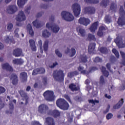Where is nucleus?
Wrapping results in <instances>:
<instances>
[{
	"label": "nucleus",
	"instance_id": "1",
	"mask_svg": "<svg viewBox=\"0 0 125 125\" xmlns=\"http://www.w3.org/2000/svg\"><path fill=\"white\" fill-rule=\"evenodd\" d=\"M52 76L54 81L60 82V83L64 81V78L65 77L64 71L61 69L54 70L53 72Z\"/></svg>",
	"mask_w": 125,
	"mask_h": 125
},
{
	"label": "nucleus",
	"instance_id": "2",
	"mask_svg": "<svg viewBox=\"0 0 125 125\" xmlns=\"http://www.w3.org/2000/svg\"><path fill=\"white\" fill-rule=\"evenodd\" d=\"M117 24L119 27L125 26V11L124 10L123 6H121L119 9V17L117 21Z\"/></svg>",
	"mask_w": 125,
	"mask_h": 125
},
{
	"label": "nucleus",
	"instance_id": "3",
	"mask_svg": "<svg viewBox=\"0 0 125 125\" xmlns=\"http://www.w3.org/2000/svg\"><path fill=\"white\" fill-rule=\"evenodd\" d=\"M50 21H51V22L47 23L46 27L49 29V30L51 29L53 33H58L59 30H60V27H59V26H57V25L53 23V22H54V16H51L50 17Z\"/></svg>",
	"mask_w": 125,
	"mask_h": 125
},
{
	"label": "nucleus",
	"instance_id": "4",
	"mask_svg": "<svg viewBox=\"0 0 125 125\" xmlns=\"http://www.w3.org/2000/svg\"><path fill=\"white\" fill-rule=\"evenodd\" d=\"M56 103L57 106L59 107L60 109H61V110H63V111H66L70 107L68 102L63 99H58Z\"/></svg>",
	"mask_w": 125,
	"mask_h": 125
},
{
	"label": "nucleus",
	"instance_id": "5",
	"mask_svg": "<svg viewBox=\"0 0 125 125\" xmlns=\"http://www.w3.org/2000/svg\"><path fill=\"white\" fill-rule=\"evenodd\" d=\"M43 95L46 101H54L55 99L54 92L51 90H46L45 91Z\"/></svg>",
	"mask_w": 125,
	"mask_h": 125
},
{
	"label": "nucleus",
	"instance_id": "6",
	"mask_svg": "<svg viewBox=\"0 0 125 125\" xmlns=\"http://www.w3.org/2000/svg\"><path fill=\"white\" fill-rule=\"evenodd\" d=\"M61 15L63 20H65V21L68 22H71V21H73L75 19L74 16L68 12L63 11L62 12Z\"/></svg>",
	"mask_w": 125,
	"mask_h": 125
},
{
	"label": "nucleus",
	"instance_id": "7",
	"mask_svg": "<svg viewBox=\"0 0 125 125\" xmlns=\"http://www.w3.org/2000/svg\"><path fill=\"white\" fill-rule=\"evenodd\" d=\"M72 9L75 17H78L81 14V5L78 3H75L72 5Z\"/></svg>",
	"mask_w": 125,
	"mask_h": 125
},
{
	"label": "nucleus",
	"instance_id": "8",
	"mask_svg": "<svg viewBox=\"0 0 125 125\" xmlns=\"http://www.w3.org/2000/svg\"><path fill=\"white\" fill-rule=\"evenodd\" d=\"M49 109L48 106L46 104H41L38 107V112L41 115H43V114H46Z\"/></svg>",
	"mask_w": 125,
	"mask_h": 125
},
{
	"label": "nucleus",
	"instance_id": "9",
	"mask_svg": "<svg viewBox=\"0 0 125 125\" xmlns=\"http://www.w3.org/2000/svg\"><path fill=\"white\" fill-rule=\"evenodd\" d=\"M78 23L84 26H87L90 24V20L84 17H81L78 20Z\"/></svg>",
	"mask_w": 125,
	"mask_h": 125
},
{
	"label": "nucleus",
	"instance_id": "10",
	"mask_svg": "<svg viewBox=\"0 0 125 125\" xmlns=\"http://www.w3.org/2000/svg\"><path fill=\"white\" fill-rule=\"evenodd\" d=\"M16 19L19 22L25 21L26 20V16H25V14H24V12L22 11H20L18 15L16 16Z\"/></svg>",
	"mask_w": 125,
	"mask_h": 125
},
{
	"label": "nucleus",
	"instance_id": "11",
	"mask_svg": "<svg viewBox=\"0 0 125 125\" xmlns=\"http://www.w3.org/2000/svg\"><path fill=\"white\" fill-rule=\"evenodd\" d=\"M47 114L49 116H52L53 118H58V117H60L61 113L59 110L55 109L49 110Z\"/></svg>",
	"mask_w": 125,
	"mask_h": 125
},
{
	"label": "nucleus",
	"instance_id": "12",
	"mask_svg": "<svg viewBox=\"0 0 125 125\" xmlns=\"http://www.w3.org/2000/svg\"><path fill=\"white\" fill-rule=\"evenodd\" d=\"M114 42L116 43L119 48H125V43H124L123 40L120 39V38H119L118 37L116 38V39L114 40Z\"/></svg>",
	"mask_w": 125,
	"mask_h": 125
},
{
	"label": "nucleus",
	"instance_id": "13",
	"mask_svg": "<svg viewBox=\"0 0 125 125\" xmlns=\"http://www.w3.org/2000/svg\"><path fill=\"white\" fill-rule=\"evenodd\" d=\"M17 11V7L16 5H9L7 8V12L9 14H13Z\"/></svg>",
	"mask_w": 125,
	"mask_h": 125
},
{
	"label": "nucleus",
	"instance_id": "14",
	"mask_svg": "<svg viewBox=\"0 0 125 125\" xmlns=\"http://www.w3.org/2000/svg\"><path fill=\"white\" fill-rule=\"evenodd\" d=\"M68 88L70 89L71 91H80L81 88L80 86H77L74 83H71L69 84Z\"/></svg>",
	"mask_w": 125,
	"mask_h": 125
},
{
	"label": "nucleus",
	"instance_id": "15",
	"mask_svg": "<svg viewBox=\"0 0 125 125\" xmlns=\"http://www.w3.org/2000/svg\"><path fill=\"white\" fill-rule=\"evenodd\" d=\"M99 25V22L98 21H95L93 22L89 27L90 32L92 33H95V31L97 30V28H98Z\"/></svg>",
	"mask_w": 125,
	"mask_h": 125
},
{
	"label": "nucleus",
	"instance_id": "16",
	"mask_svg": "<svg viewBox=\"0 0 125 125\" xmlns=\"http://www.w3.org/2000/svg\"><path fill=\"white\" fill-rule=\"evenodd\" d=\"M84 12L87 14H94L95 13V8L93 7H86L84 8Z\"/></svg>",
	"mask_w": 125,
	"mask_h": 125
},
{
	"label": "nucleus",
	"instance_id": "17",
	"mask_svg": "<svg viewBox=\"0 0 125 125\" xmlns=\"http://www.w3.org/2000/svg\"><path fill=\"white\" fill-rule=\"evenodd\" d=\"M105 31H106V27L101 25L99 28V30L97 32V36H98V37H103Z\"/></svg>",
	"mask_w": 125,
	"mask_h": 125
},
{
	"label": "nucleus",
	"instance_id": "18",
	"mask_svg": "<svg viewBox=\"0 0 125 125\" xmlns=\"http://www.w3.org/2000/svg\"><path fill=\"white\" fill-rule=\"evenodd\" d=\"M22 49L19 48H17L13 50V54L15 57H20L22 55Z\"/></svg>",
	"mask_w": 125,
	"mask_h": 125
},
{
	"label": "nucleus",
	"instance_id": "19",
	"mask_svg": "<svg viewBox=\"0 0 125 125\" xmlns=\"http://www.w3.org/2000/svg\"><path fill=\"white\" fill-rule=\"evenodd\" d=\"M12 80V83L14 85H15L18 83V76L15 74H12L10 78Z\"/></svg>",
	"mask_w": 125,
	"mask_h": 125
},
{
	"label": "nucleus",
	"instance_id": "20",
	"mask_svg": "<svg viewBox=\"0 0 125 125\" xmlns=\"http://www.w3.org/2000/svg\"><path fill=\"white\" fill-rule=\"evenodd\" d=\"M2 68L3 70H6V71H9V72L13 71V68L8 63H5L2 64Z\"/></svg>",
	"mask_w": 125,
	"mask_h": 125
},
{
	"label": "nucleus",
	"instance_id": "21",
	"mask_svg": "<svg viewBox=\"0 0 125 125\" xmlns=\"http://www.w3.org/2000/svg\"><path fill=\"white\" fill-rule=\"evenodd\" d=\"M95 46H96V44L95 43H91L89 44L88 47V51L89 54H91V53H93V52L95 49Z\"/></svg>",
	"mask_w": 125,
	"mask_h": 125
},
{
	"label": "nucleus",
	"instance_id": "22",
	"mask_svg": "<svg viewBox=\"0 0 125 125\" xmlns=\"http://www.w3.org/2000/svg\"><path fill=\"white\" fill-rule=\"evenodd\" d=\"M46 124L47 125H55V121L52 117H48L46 118Z\"/></svg>",
	"mask_w": 125,
	"mask_h": 125
},
{
	"label": "nucleus",
	"instance_id": "23",
	"mask_svg": "<svg viewBox=\"0 0 125 125\" xmlns=\"http://www.w3.org/2000/svg\"><path fill=\"white\" fill-rule=\"evenodd\" d=\"M28 78L27 73L22 72L20 74V78L22 81L23 83H26Z\"/></svg>",
	"mask_w": 125,
	"mask_h": 125
},
{
	"label": "nucleus",
	"instance_id": "24",
	"mask_svg": "<svg viewBox=\"0 0 125 125\" xmlns=\"http://www.w3.org/2000/svg\"><path fill=\"white\" fill-rule=\"evenodd\" d=\"M29 42L32 51H37V47L36 46V42H35V41L33 39L30 40Z\"/></svg>",
	"mask_w": 125,
	"mask_h": 125
},
{
	"label": "nucleus",
	"instance_id": "25",
	"mask_svg": "<svg viewBox=\"0 0 125 125\" xmlns=\"http://www.w3.org/2000/svg\"><path fill=\"white\" fill-rule=\"evenodd\" d=\"M124 104V99H121L120 101H119L118 103L114 105L113 108L116 110L117 109H120L123 106Z\"/></svg>",
	"mask_w": 125,
	"mask_h": 125
},
{
	"label": "nucleus",
	"instance_id": "26",
	"mask_svg": "<svg viewBox=\"0 0 125 125\" xmlns=\"http://www.w3.org/2000/svg\"><path fill=\"white\" fill-rule=\"evenodd\" d=\"M13 63L15 65H22L24 61L22 59H15L13 60Z\"/></svg>",
	"mask_w": 125,
	"mask_h": 125
},
{
	"label": "nucleus",
	"instance_id": "27",
	"mask_svg": "<svg viewBox=\"0 0 125 125\" xmlns=\"http://www.w3.org/2000/svg\"><path fill=\"white\" fill-rule=\"evenodd\" d=\"M88 58L85 55H81L80 56V62L81 63H86L87 62V59Z\"/></svg>",
	"mask_w": 125,
	"mask_h": 125
},
{
	"label": "nucleus",
	"instance_id": "28",
	"mask_svg": "<svg viewBox=\"0 0 125 125\" xmlns=\"http://www.w3.org/2000/svg\"><path fill=\"white\" fill-rule=\"evenodd\" d=\"M32 24L34 27H36L37 28H42V23H41L38 20H36L33 21Z\"/></svg>",
	"mask_w": 125,
	"mask_h": 125
},
{
	"label": "nucleus",
	"instance_id": "29",
	"mask_svg": "<svg viewBox=\"0 0 125 125\" xmlns=\"http://www.w3.org/2000/svg\"><path fill=\"white\" fill-rule=\"evenodd\" d=\"M28 0H18L17 4L19 7H23Z\"/></svg>",
	"mask_w": 125,
	"mask_h": 125
},
{
	"label": "nucleus",
	"instance_id": "30",
	"mask_svg": "<svg viewBox=\"0 0 125 125\" xmlns=\"http://www.w3.org/2000/svg\"><path fill=\"white\" fill-rule=\"evenodd\" d=\"M117 8H118L117 4H115L114 2H112L110 7V10H112V12H116L117 11Z\"/></svg>",
	"mask_w": 125,
	"mask_h": 125
},
{
	"label": "nucleus",
	"instance_id": "31",
	"mask_svg": "<svg viewBox=\"0 0 125 125\" xmlns=\"http://www.w3.org/2000/svg\"><path fill=\"white\" fill-rule=\"evenodd\" d=\"M78 70L79 72H80L81 74H83V75H85L86 74V70L84 69V67L80 65L78 67Z\"/></svg>",
	"mask_w": 125,
	"mask_h": 125
},
{
	"label": "nucleus",
	"instance_id": "32",
	"mask_svg": "<svg viewBox=\"0 0 125 125\" xmlns=\"http://www.w3.org/2000/svg\"><path fill=\"white\" fill-rule=\"evenodd\" d=\"M101 71L104 77H105L106 78H108V77L109 76V72L106 70V67L102 66Z\"/></svg>",
	"mask_w": 125,
	"mask_h": 125
},
{
	"label": "nucleus",
	"instance_id": "33",
	"mask_svg": "<svg viewBox=\"0 0 125 125\" xmlns=\"http://www.w3.org/2000/svg\"><path fill=\"white\" fill-rule=\"evenodd\" d=\"M87 41H89V42H91V41H93V42H95L96 41V38L95 36L90 33L88 34V37L87 38Z\"/></svg>",
	"mask_w": 125,
	"mask_h": 125
},
{
	"label": "nucleus",
	"instance_id": "34",
	"mask_svg": "<svg viewBox=\"0 0 125 125\" xmlns=\"http://www.w3.org/2000/svg\"><path fill=\"white\" fill-rule=\"evenodd\" d=\"M42 36L43 38H49L50 36V33L47 30L45 29L42 32Z\"/></svg>",
	"mask_w": 125,
	"mask_h": 125
},
{
	"label": "nucleus",
	"instance_id": "35",
	"mask_svg": "<svg viewBox=\"0 0 125 125\" xmlns=\"http://www.w3.org/2000/svg\"><path fill=\"white\" fill-rule=\"evenodd\" d=\"M108 3H109V0H102L100 3L101 6H102V7H107Z\"/></svg>",
	"mask_w": 125,
	"mask_h": 125
},
{
	"label": "nucleus",
	"instance_id": "36",
	"mask_svg": "<svg viewBox=\"0 0 125 125\" xmlns=\"http://www.w3.org/2000/svg\"><path fill=\"white\" fill-rule=\"evenodd\" d=\"M86 3H92L93 4H96L99 3V0H84Z\"/></svg>",
	"mask_w": 125,
	"mask_h": 125
},
{
	"label": "nucleus",
	"instance_id": "37",
	"mask_svg": "<svg viewBox=\"0 0 125 125\" xmlns=\"http://www.w3.org/2000/svg\"><path fill=\"white\" fill-rule=\"evenodd\" d=\"M78 75H79V72H78V71H75L68 73L67 74V77H68V78H73L74 76H77Z\"/></svg>",
	"mask_w": 125,
	"mask_h": 125
},
{
	"label": "nucleus",
	"instance_id": "38",
	"mask_svg": "<svg viewBox=\"0 0 125 125\" xmlns=\"http://www.w3.org/2000/svg\"><path fill=\"white\" fill-rule=\"evenodd\" d=\"M100 85H105V83H106L105 79H104V77L103 76H101L100 77V81H99Z\"/></svg>",
	"mask_w": 125,
	"mask_h": 125
},
{
	"label": "nucleus",
	"instance_id": "39",
	"mask_svg": "<svg viewBox=\"0 0 125 125\" xmlns=\"http://www.w3.org/2000/svg\"><path fill=\"white\" fill-rule=\"evenodd\" d=\"M19 93L21 97L24 98V99H27V98H28V95H27V93L25 92V91L23 90H21L20 91Z\"/></svg>",
	"mask_w": 125,
	"mask_h": 125
},
{
	"label": "nucleus",
	"instance_id": "40",
	"mask_svg": "<svg viewBox=\"0 0 125 125\" xmlns=\"http://www.w3.org/2000/svg\"><path fill=\"white\" fill-rule=\"evenodd\" d=\"M48 40H46L43 44V49L45 52L47 51V49H48Z\"/></svg>",
	"mask_w": 125,
	"mask_h": 125
},
{
	"label": "nucleus",
	"instance_id": "41",
	"mask_svg": "<svg viewBox=\"0 0 125 125\" xmlns=\"http://www.w3.org/2000/svg\"><path fill=\"white\" fill-rule=\"evenodd\" d=\"M101 53H103L104 54H106L108 53V49L106 47H102L100 49Z\"/></svg>",
	"mask_w": 125,
	"mask_h": 125
},
{
	"label": "nucleus",
	"instance_id": "42",
	"mask_svg": "<svg viewBox=\"0 0 125 125\" xmlns=\"http://www.w3.org/2000/svg\"><path fill=\"white\" fill-rule=\"evenodd\" d=\"M112 53L114 54L117 58H120V54L116 48H113L112 50Z\"/></svg>",
	"mask_w": 125,
	"mask_h": 125
},
{
	"label": "nucleus",
	"instance_id": "43",
	"mask_svg": "<svg viewBox=\"0 0 125 125\" xmlns=\"http://www.w3.org/2000/svg\"><path fill=\"white\" fill-rule=\"evenodd\" d=\"M5 42L7 43H9V42H12V43H15V41H14V39H10L9 37H7L5 39Z\"/></svg>",
	"mask_w": 125,
	"mask_h": 125
},
{
	"label": "nucleus",
	"instance_id": "44",
	"mask_svg": "<svg viewBox=\"0 0 125 125\" xmlns=\"http://www.w3.org/2000/svg\"><path fill=\"white\" fill-rule=\"evenodd\" d=\"M79 34H80L81 37H84V36H85V30L82 28H80L79 29Z\"/></svg>",
	"mask_w": 125,
	"mask_h": 125
},
{
	"label": "nucleus",
	"instance_id": "45",
	"mask_svg": "<svg viewBox=\"0 0 125 125\" xmlns=\"http://www.w3.org/2000/svg\"><path fill=\"white\" fill-rule=\"evenodd\" d=\"M106 23H111V17L109 15H106L104 18Z\"/></svg>",
	"mask_w": 125,
	"mask_h": 125
},
{
	"label": "nucleus",
	"instance_id": "46",
	"mask_svg": "<svg viewBox=\"0 0 125 125\" xmlns=\"http://www.w3.org/2000/svg\"><path fill=\"white\" fill-rule=\"evenodd\" d=\"M120 54L122 57V58L123 59H124L123 61H122V64L124 65V66H125V52L121 51H120Z\"/></svg>",
	"mask_w": 125,
	"mask_h": 125
},
{
	"label": "nucleus",
	"instance_id": "47",
	"mask_svg": "<svg viewBox=\"0 0 125 125\" xmlns=\"http://www.w3.org/2000/svg\"><path fill=\"white\" fill-rule=\"evenodd\" d=\"M74 99L75 101H78V102H82L83 101L82 96L77 95L75 97Z\"/></svg>",
	"mask_w": 125,
	"mask_h": 125
},
{
	"label": "nucleus",
	"instance_id": "48",
	"mask_svg": "<svg viewBox=\"0 0 125 125\" xmlns=\"http://www.w3.org/2000/svg\"><path fill=\"white\" fill-rule=\"evenodd\" d=\"M39 74H44L45 73V69L43 67L38 68Z\"/></svg>",
	"mask_w": 125,
	"mask_h": 125
},
{
	"label": "nucleus",
	"instance_id": "49",
	"mask_svg": "<svg viewBox=\"0 0 125 125\" xmlns=\"http://www.w3.org/2000/svg\"><path fill=\"white\" fill-rule=\"evenodd\" d=\"M39 74H40V73L39 72V69L38 68L33 70L32 76H36Z\"/></svg>",
	"mask_w": 125,
	"mask_h": 125
},
{
	"label": "nucleus",
	"instance_id": "50",
	"mask_svg": "<svg viewBox=\"0 0 125 125\" xmlns=\"http://www.w3.org/2000/svg\"><path fill=\"white\" fill-rule=\"evenodd\" d=\"M89 103H91V104H94L95 105V104L99 103V101L98 100H88Z\"/></svg>",
	"mask_w": 125,
	"mask_h": 125
},
{
	"label": "nucleus",
	"instance_id": "51",
	"mask_svg": "<svg viewBox=\"0 0 125 125\" xmlns=\"http://www.w3.org/2000/svg\"><path fill=\"white\" fill-rule=\"evenodd\" d=\"M12 28H13V24H12L11 23H8L7 25V30L9 31V32H11Z\"/></svg>",
	"mask_w": 125,
	"mask_h": 125
},
{
	"label": "nucleus",
	"instance_id": "52",
	"mask_svg": "<svg viewBox=\"0 0 125 125\" xmlns=\"http://www.w3.org/2000/svg\"><path fill=\"white\" fill-rule=\"evenodd\" d=\"M64 97L66 100H67V101H68V102H69V103L72 104V100H71V98L68 95H64Z\"/></svg>",
	"mask_w": 125,
	"mask_h": 125
},
{
	"label": "nucleus",
	"instance_id": "53",
	"mask_svg": "<svg viewBox=\"0 0 125 125\" xmlns=\"http://www.w3.org/2000/svg\"><path fill=\"white\" fill-rule=\"evenodd\" d=\"M38 44L40 46V50H41V53H42V40H40L38 42Z\"/></svg>",
	"mask_w": 125,
	"mask_h": 125
},
{
	"label": "nucleus",
	"instance_id": "54",
	"mask_svg": "<svg viewBox=\"0 0 125 125\" xmlns=\"http://www.w3.org/2000/svg\"><path fill=\"white\" fill-rule=\"evenodd\" d=\"M55 52L56 54L58 56V57H60V58L62 57V53H61L60 51H59L58 49H56Z\"/></svg>",
	"mask_w": 125,
	"mask_h": 125
},
{
	"label": "nucleus",
	"instance_id": "55",
	"mask_svg": "<svg viewBox=\"0 0 125 125\" xmlns=\"http://www.w3.org/2000/svg\"><path fill=\"white\" fill-rule=\"evenodd\" d=\"M98 68L96 67H91L89 69V73H91V72H94V71H97Z\"/></svg>",
	"mask_w": 125,
	"mask_h": 125
},
{
	"label": "nucleus",
	"instance_id": "56",
	"mask_svg": "<svg viewBox=\"0 0 125 125\" xmlns=\"http://www.w3.org/2000/svg\"><path fill=\"white\" fill-rule=\"evenodd\" d=\"M94 62H95L96 63H97L98 62H102V59L100 58L99 57H97L94 60Z\"/></svg>",
	"mask_w": 125,
	"mask_h": 125
},
{
	"label": "nucleus",
	"instance_id": "57",
	"mask_svg": "<svg viewBox=\"0 0 125 125\" xmlns=\"http://www.w3.org/2000/svg\"><path fill=\"white\" fill-rule=\"evenodd\" d=\"M71 55L70 56L71 57H73V56H75L76 55V49L74 48H72L71 50Z\"/></svg>",
	"mask_w": 125,
	"mask_h": 125
},
{
	"label": "nucleus",
	"instance_id": "58",
	"mask_svg": "<svg viewBox=\"0 0 125 125\" xmlns=\"http://www.w3.org/2000/svg\"><path fill=\"white\" fill-rule=\"evenodd\" d=\"M112 118H113V114L112 113H108L106 116V120H111V119Z\"/></svg>",
	"mask_w": 125,
	"mask_h": 125
},
{
	"label": "nucleus",
	"instance_id": "59",
	"mask_svg": "<svg viewBox=\"0 0 125 125\" xmlns=\"http://www.w3.org/2000/svg\"><path fill=\"white\" fill-rule=\"evenodd\" d=\"M42 83L44 85H46L47 84V77H45L42 78Z\"/></svg>",
	"mask_w": 125,
	"mask_h": 125
},
{
	"label": "nucleus",
	"instance_id": "60",
	"mask_svg": "<svg viewBox=\"0 0 125 125\" xmlns=\"http://www.w3.org/2000/svg\"><path fill=\"white\" fill-rule=\"evenodd\" d=\"M5 88L2 86H0V94H2L5 92Z\"/></svg>",
	"mask_w": 125,
	"mask_h": 125
},
{
	"label": "nucleus",
	"instance_id": "61",
	"mask_svg": "<svg viewBox=\"0 0 125 125\" xmlns=\"http://www.w3.org/2000/svg\"><path fill=\"white\" fill-rule=\"evenodd\" d=\"M18 32H19V28H17L15 29L14 33L15 37L17 38H19V34H18Z\"/></svg>",
	"mask_w": 125,
	"mask_h": 125
},
{
	"label": "nucleus",
	"instance_id": "62",
	"mask_svg": "<svg viewBox=\"0 0 125 125\" xmlns=\"http://www.w3.org/2000/svg\"><path fill=\"white\" fill-rule=\"evenodd\" d=\"M30 10H31V7L30 6L27 7L25 10V13L29 14L30 13Z\"/></svg>",
	"mask_w": 125,
	"mask_h": 125
},
{
	"label": "nucleus",
	"instance_id": "63",
	"mask_svg": "<svg viewBox=\"0 0 125 125\" xmlns=\"http://www.w3.org/2000/svg\"><path fill=\"white\" fill-rule=\"evenodd\" d=\"M58 65V63L57 62H55V63H53V65L49 66L50 68H51V69H53V68H55L56 66Z\"/></svg>",
	"mask_w": 125,
	"mask_h": 125
},
{
	"label": "nucleus",
	"instance_id": "64",
	"mask_svg": "<svg viewBox=\"0 0 125 125\" xmlns=\"http://www.w3.org/2000/svg\"><path fill=\"white\" fill-rule=\"evenodd\" d=\"M32 125H42L40 122L38 121H33L32 122Z\"/></svg>",
	"mask_w": 125,
	"mask_h": 125
}]
</instances>
